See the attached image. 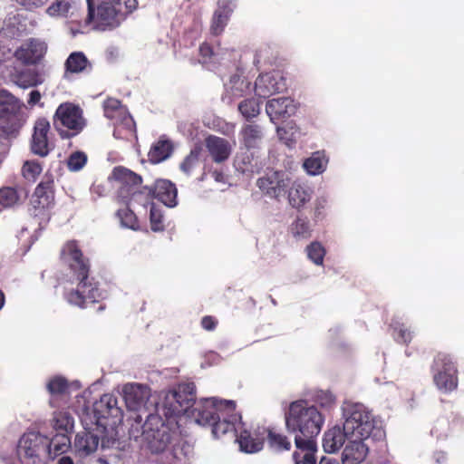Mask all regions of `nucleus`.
<instances>
[{"instance_id":"5701e85b","label":"nucleus","mask_w":464,"mask_h":464,"mask_svg":"<svg viewBox=\"0 0 464 464\" xmlns=\"http://www.w3.org/2000/svg\"><path fill=\"white\" fill-rule=\"evenodd\" d=\"M155 198L169 208L177 206L178 189L174 183L168 179H158L153 184Z\"/></svg>"},{"instance_id":"f03ea898","label":"nucleus","mask_w":464,"mask_h":464,"mask_svg":"<svg viewBox=\"0 0 464 464\" xmlns=\"http://www.w3.org/2000/svg\"><path fill=\"white\" fill-rule=\"evenodd\" d=\"M61 260L70 270L71 284H76L63 293L64 299L72 305L85 308L86 302L96 303L102 298L98 283L90 276V261L84 256L76 240L67 241L61 250Z\"/></svg>"},{"instance_id":"774afa93","label":"nucleus","mask_w":464,"mask_h":464,"mask_svg":"<svg viewBox=\"0 0 464 464\" xmlns=\"http://www.w3.org/2000/svg\"><path fill=\"white\" fill-rule=\"evenodd\" d=\"M319 464H339V463L337 461L333 460V459H328V458H322V459L320 460Z\"/></svg>"},{"instance_id":"6e6552de","label":"nucleus","mask_w":464,"mask_h":464,"mask_svg":"<svg viewBox=\"0 0 464 464\" xmlns=\"http://www.w3.org/2000/svg\"><path fill=\"white\" fill-rule=\"evenodd\" d=\"M20 101L6 90L0 91V136H10L21 128Z\"/></svg>"},{"instance_id":"0eeeda50","label":"nucleus","mask_w":464,"mask_h":464,"mask_svg":"<svg viewBox=\"0 0 464 464\" xmlns=\"http://www.w3.org/2000/svg\"><path fill=\"white\" fill-rule=\"evenodd\" d=\"M88 14L85 19L87 24H92L94 28L105 31L117 27L121 20L133 10H128L124 5L112 1H102L95 10L93 0H87Z\"/></svg>"},{"instance_id":"2eb2a0df","label":"nucleus","mask_w":464,"mask_h":464,"mask_svg":"<svg viewBox=\"0 0 464 464\" xmlns=\"http://www.w3.org/2000/svg\"><path fill=\"white\" fill-rule=\"evenodd\" d=\"M289 179L283 171H270L256 180V186L271 198L279 199L285 196Z\"/></svg>"},{"instance_id":"6ab92c4d","label":"nucleus","mask_w":464,"mask_h":464,"mask_svg":"<svg viewBox=\"0 0 464 464\" xmlns=\"http://www.w3.org/2000/svg\"><path fill=\"white\" fill-rule=\"evenodd\" d=\"M46 44L34 38L29 39L14 52V57L24 64H36L44 56Z\"/></svg>"},{"instance_id":"bb28decb","label":"nucleus","mask_w":464,"mask_h":464,"mask_svg":"<svg viewBox=\"0 0 464 464\" xmlns=\"http://www.w3.org/2000/svg\"><path fill=\"white\" fill-rule=\"evenodd\" d=\"M65 75L91 72L92 64L82 52L72 53L64 63Z\"/></svg>"},{"instance_id":"c9c22d12","label":"nucleus","mask_w":464,"mask_h":464,"mask_svg":"<svg viewBox=\"0 0 464 464\" xmlns=\"http://www.w3.org/2000/svg\"><path fill=\"white\" fill-rule=\"evenodd\" d=\"M242 141L247 149L256 148L263 139V130L261 126L250 123L245 125L241 131Z\"/></svg>"},{"instance_id":"f3484780","label":"nucleus","mask_w":464,"mask_h":464,"mask_svg":"<svg viewBox=\"0 0 464 464\" xmlns=\"http://www.w3.org/2000/svg\"><path fill=\"white\" fill-rule=\"evenodd\" d=\"M286 89L285 80L278 73L260 74L255 82V92L260 98L270 96L284 92Z\"/></svg>"},{"instance_id":"a211bd4d","label":"nucleus","mask_w":464,"mask_h":464,"mask_svg":"<svg viewBox=\"0 0 464 464\" xmlns=\"http://www.w3.org/2000/svg\"><path fill=\"white\" fill-rule=\"evenodd\" d=\"M236 8L234 0H218L209 26V32L214 36L221 35L227 27Z\"/></svg>"},{"instance_id":"c03bdc74","label":"nucleus","mask_w":464,"mask_h":464,"mask_svg":"<svg viewBox=\"0 0 464 464\" xmlns=\"http://www.w3.org/2000/svg\"><path fill=\"white\" fill-rule=\"evenodd\" d=\"M42 171L43 165L36 160H26L22 167L23 177L33 182L38 179Z\"/></svg>"},{"instance_id":"5fc2aeb1","label":"nucleus","mask_w":464,"mask_h":464,"mask_svg":"<svg viewBox=\"0 0 464 464\" xmlns=\"http://www.w3.org/2000/svg\"><path fill=\"white\" fill-rule=\"evenodd\" d=\"M395 332L397 333L395 340L398 343L409 344L411 342L413 333L405 327L404 324H401L398 328H395Z\"/></svg>"},{"instance_id":"aec40b11","label":"nucleus","mask_w":464,"mask_h":464,"mask_svg":"<svg viewBox=\"0 0 464 464\" xmlns=\"http://www.w3.org/2000/svg\"><path fill=\"white\" fill-rule=\"evenodd\" d=\"M239 448L246 453H256L260 451L266 440V427L261 426L253 431L243 430L237 438Z\"/></svg>"},{"instance_id":"49530a36","label":"nucleus","mask_w":464,"mask_h":464,"mask_svg":"<svg viewBox=\"0 0 464 464\" xmlns=\"http://www.w3.org/2000/svg\"><path fill=\"white\" fill-rule=\"evenodd\" d=\"M306 253L308 258L317 266H321L324 263L325 256V248L318 241H314L306 246Z\"/></svg>"},{"instance_id":"13d9d810","label":"nucleus","mask_w":464,"mask_h":464,"mask_svg":"<svg viewBox=\"0 0 464 464\" xmlns=\"http://www.w3.org/2000/svg\"><path fill=\"white\" fill-rule=\"evenodd\" d=\"M316 401L322 406L330 407L335 402V396L328 391H320L316 394Z\"/></svg>"},{"instance_id":"473e14b6","label":"nucleus","mask_w":464,"mask_h":464,"mask_svg":"<svg viewBox=\"0 0 464 464\" xmlns=\"http://www.w3.org/2000/svg\"><path fill=\"white\" fill-rule=\"evenodd\" d=\"M266 440L269 448L276 451L290 450L292 444L289 439L275 428L266 427Z\"/></svg>"},{"instance_id":"7ed1b4c3","label":"nucleus","mask_w":464,"mask_h":464,"mask_svg":"<svg viewBox=\"0 0 464 464\" xmlns=\"http://www.w3.org/2000/svg\"><path fill=\"white\" fill-rule=\"evenodd\" d=\"M285 427L295 438H300L302 442L315 441L324 424L321 412L305 400H298L290 403L285 414Z\"/></svg>"},{"instance_id":"338daca9","label":"nucleus","mask_w":464,"mask_h":464,"mask_svg":"<svg viewBox=\"0 0 464 464\" xmlns=\"http://www.w3.org/2000/svg\"><path fill=\"white\" fill-rule=\"evenodd\" d=\"M57 464H74V462L71 457L63 456L58 459Z\"/></svg>"},{"instance_id":"58836bf2","label":"nucleus","mask_w":464,"mask_h":464,"mask_svg":"<svg viewBox=\"0 0 464 464\" xmlns=\"http://www.w3.org/2000/svg\"><path fill=\"white\" fill-rule=\"evenodd\" d=\"M310 198L308 190L300 184H294L289 189L288 200L293 208L300 209Z\"/></svg>"},{"instance_id":"37998d69","label":"nucleus","mask_w":464,"mask_h":464,"mask_svg":"<svg viewBox=\"0 0 464 464\" xmlns=\"http://www.w3.org/2000/svg\"><path fill=\"white\" fill-rule=\"evenodd\" d=\"M19 201V195L16 188L13 187H3L0 188V207L9 208L14 207Z\"/></svg>"},{"instance_id":"864d4df0","label":"nucleus","mask_w":464,"mask_h":464,"mask_svg":"<svg viewBox=\"0 0 464 464\" xmlns=\"http://www.w3.org/2000/svg\"><path fill=\"white\" fill-rule=\"evenodd\" d=\"M71 0H54L47 8V14L50 15L66 14L71 7Z\"/></svg>"},{"instance_id":"39448f33","label":"nucleus","mask_w":464,"mask_h":464,"mask_svg":"<svg viewBox=\"0 0 464 464\" xmlns=\"http://www.w3.org/2000/svg\"><path fill=\"white\" fill-rule=\"evenodd\" d=\"M343 430L346 435L356 439H369L381 436L382 431L376 428L375 418L365 405L348 402L343 407Z\"/></svg>"},{"instance_id":"cd10ccee","label":"nucleus","mask_w":464,"mask_h":464,"mask_svg":"<svg viewBox=\"0 0 464 464\" xmlns=\"http://www.w3.org/2000/svg\"><path fill=\"white\" fill-rule=\"evenodd\" d=\"M237 420V415L235 411L228 412L223 411L220 418L217 419L211 425L212 433L215 438L218 439L227 433H233L236 430L235 423Z\"/></svg>"},{"instance_id":"393cba45","label":"nucleus","mask_w":464,"mask_h":464,"mask_svg":"<svg viewBox=\"0 0 464 464\" xmlns=\"http://www.w3.org/2000/svg\"><path fill=\"white\" fill-rule=\"evenodd\" d=\"M123 392L126 405L130 410H138L149 398L148 388L138 383L125 385Z\"/></svg>"},{"instance_id":"de8ad7c7","label":"nucleus","mask_w":464,"mask_h":464,"mask_svg":"<svg viewBox=\"0 0 464 464\" xmlns=\"http://www.w3.org/2000/svg\"><path fill=\"white\" fill-rule=\"evenodd\" d=\"M46 388L52 395H63L68 392L69 383L64 377L54 376L49 380Z\"/></svg>"},{"instance_id":"9d476101","label":"nucleus","mask_w":464,"mask_h":464,"mask_svg":"<svg viewBox=\"0 0 464 464\" xmlns=\"http://www.w3.org/2000/svg\"><path fill=\"white\" fill-rule=\"evenodd\" d=\"M54 205V182L52 179L42 180L30 199V212L41 221L49 220L50 209Z\"/></svg>"},{"instance_id":"9b49d317","label":"nucleus","mask_w":464,"mask_h":464,"mask_svg":"<svg viewBox=\"0 0 464 464\" xmlns=\"http://www.w3.org/2000/svg\"><path fill=\"white\" fill-rule=\"evenodd\" d=\"M195 405L192 414L197 422L204 426H211L217 419L220 418V414L224 411L230 412L236 410L235 401L216 398L202 399Z\"/></svg>"},{"instance_id":"1a4fd4ad","label":"nucleus","mask_w":464,"mask_h":464,"mask_svg":"<svg viewBox=\"0 0 464 464\" xmlns=\"http://www.w3.org/2000/svg\"><path fill=\"white\" fill-rule=\"evenodd\" d=\"M431 368L433 382L440 391L449 393L458 388V370L449 354L439 353Z\"/></svg>"},{"instance_id":"e433bc0d","label":"nucleus","mask_w":464,"mask_h":464,"mask_svg":"<svg viewBox=\"0 0 464 464\" xmlns=\"http://www.w3.org/2000/svg\"><path fill=\"white\" fill-rule=\"evenodd\" d=\"M104 116L113 121L129 111L128 108L116 98L109 97L102 103Z\"/></svg>"},{"instance_id":"680f3d73","label":"nucleus","mask_w":464,"mask_h":464,"mask_svg":"<svg viewBox=\"0 0 464 464\" xmlns=\"http://www.w3.org/2000/svg\"><path fill=\"white\" fill-rule=\"evenodd\" d=\"M41 97V92L38 90H34L29 93V99L27 102L30 106H34L35 104L39 103Z\"/></svg>"},{"instance_id":"603ef678","label":"nucleus","mask_w":464,"mask_h":464,"mask_svg":"<svg viewBox=\"0 0 464 464\" xmlns=\"http://www.w3.org/2000/svg\"><path fill=\"white\" fill-rule=\"evenodd\" d=\"M87 163V155L82 151L72 153L67 160L68 169L72 171H79Z\"/></svg>"},{"instance_id":"c756f323","label":"nucleus","mask_w":464,"mask_h":464,"mask_svg":"<svg viewBox=\"0 0 464 464\" xmlns=\"http://www.w3.org/2000/svg\"><path fill=\"white\" fill-rule=\"evenodd\" d=\"M351 436L346 435L345 430L339 427H334L328 430L323 439V447L325 452L334 453L340 450L345 442V439L349 440Z\"/></svg>"},{"instance_id":"b1692460","label":"nucleus","mask_w":464,"mask_h":464,"mask_svg":"<svg viewBox=\"0 0 464 464\" xmlns=\"http://www.w3.org/2000/svg\"><path fill=\"white\" fill-rule=\"evenodd\" d=\"M296 450L293 453L295 464H316L317 459L315 453L317 451L316 441L307 440L302 442L300 438H295Z\"/></svg>"},{"instance_id":"79ce46f5","label":"nucleus","mask_w":464,"mask_h":464,"mask_svg":"<svg viewBox=\"0 0 464 464\" xmlns=\"http://www.w3.org/2000/svg\"><path fill=\"white\" fill-rule=\"evenodd\" d=\"M238 111L248 121L260 113V104L254 98L246 99L238 104Z\"/></svg>"},{"instance_id":"72a5a7b5","label":"nucleus","mask_w":464,"mask_h":464,"mask_svg":"<svg viewBox=\"0 0 464 464\" xmlns=\"http://www.w3.org/2000/svg\"><path fill=\"white\" fill-rule=\"evenodd\" d=\"M173 152V144L169 140H160L155 142L150 151V162L156 164L167 160Z\"/></svg>"},{"instance_id":"a19ab883","label":"nucleus","mask_w":464,"mask_h":464,"mask_svg":"<svg viewBox=\"0 0 464 464\" xmlns=\"http://www.w3.org/2000/svg\"><path fill=\"white\" fill-rule=\"evenodd\" d=\"M154 198L155 194L153 191V185L143 187L139 186L129 198V201L132 200L142 206H147L151 203Z\"/></svg>"},{"instance_id":"f257e3e1","label":"nucleus","mask_w":464,"mask_h":464,"mask_svg":"<svg viewBox=\"0 0 464 464\" xmlns=\"http://www.w3.org/2000/svg\"><path fill=\"white\" fill-rule=\"evenodd\" d=\"M141 420L140 416L134 420L129 435L134 440L142 438L161 464H179L188 459L192 448L177 428L171 429L158 415H149L143 424Z\"/></svg>"},{"instance_id":"4d7b16f0","label":"nucleus","mask_w":464,"mask_h":464,"mask_svg":"<svg viewBox=\"0 0 464 464\" xmlns=\"http://www.w3.org/2000/svg\"><path fill=\"white\" fill-rule=\"evenodd\" d=\"M272 53V50L269 46H265L258 49L255 54L254 63L256 64H259L261 63H272L273 61L270 59L268 54Z\"/></svg>"},{"instance_id":"f704fd0d","label":"nucleus","mask_w":464,"mask_h":464,"mask_svg":"<svg viewBox=\"0 0 464 464\" xmlns=\"http://www.w3.org/2000/svg\"><path fill=\"white\" fill-rule=\"evenodd\" d=\"M203 151V147L200 143H196L190 150L189 153L184 158L179 164V169L187 176L193 174L195 169L200 164V156Z\"/></svg>"},{"instance_id":"a878e982","label":"nucleus","mask_w":464,"mask_h":464,"mask_svg":"<svg viewBox=\"0 0 464 464\" xmlns=\"http://www.w3.org/2000/svg\"><path fill=\"white\" fill-rule=\"evenodd\" d=\"M113 124L115 139L131 140L137 138L136 123L129 111L116 120Z\"/></svg>"},{"instance_id":"ddd939ff","label":"nucleus","mask_w":464,"mask_h":464,"mask_svg":"<svg viewBox=\"0 0 464 464\" xmlns=\"http://www.w3.org/2000/svg\"><path fill=\"white\" fill-rule=\"evenodd\" d=\"M93 413L96 425L106 430L108 426H114L121 422L122 411L118 406V400L112 394H103L93 405Z\"/></svg>"},{"instance_id":"4468645a","label":"nucleus","mask_w":464,"mask_h":464,"mask_svg":"<svg viewBox=\"0 0 464 464\" xmlns=\"http://www.w3.org/2000/svg\"><path fill=\"white\" fill-rule=\"evenodd\" d=\"M111 178L118 182V198L124 203L129 202L132 192L142 183L141 176L123 166L115 167Z\"/></svg>"},{"instance_id":"412c9836","label":"nucleus","mask_w":464,"mask_h":464,"mask_svg":"<svg viewBox=\"0 0 464 464\" xmlns=\"http://www.w3.org/2000/svg\"><path fill=\"white\" fill-rule=\"evenodd\" d=\"M205 147L212 160L218 164L227 161L232 153L230 142L216 135H208L205 139Z\"/></svg>"},{"instance_id":"6e6d98bb","label":"nucleus","mask_w":464,"mask_h":464,"mask_svg":"<svg viewBox=\"0 0 464 464\" xmlns=\"http://www.w3.org/2000/svg\"><path fill=\"white\" fill-rule=\"evenodd\" d=\"M200 62L202 63H208L212 62L215 55L213 47L208 43H203L199 46Z\"/></svg>"},{"instance_id":"423d86ee","label":"nucleus","mask_w":464,"mask_h":464,"mask_svg":"<svg viewBox=\"0 0 464 464\" xmlns=\"http://www.w3.org/2000/svg\"><path fill=\"white\" fill-rule=\"evenodd\" d=\"M53 126L63 140L77 136L86 127L82 109L72 102L61 103L53 116Z\"/></svg>"},{"instance_id":"e2e57ef3","label":"nucleus","mask_w":464,"mask_h":464,"mask_svg":"<svg viewBox=\"0 0 464 464\" xmlns=\"http://www.w3.org/2000/svg\"><path fill=\"white\" fill-rule=\"evenodd\" d=\"M117 444H119V441L114 437L108 438L105 436L102 439V448H113V447H116Z\"/></svg>"},{"instance_id":"09e8293b","label":"nucleus","mask_w":464,"mask_h":464,"mask_svg":"<svg viewBox=\"0 0 464 464\" xmlns=\"http://www.w3.org/2000/svg\"><path fill=\"white\" fill-rule=\"evenodd\" d=\"M291 233L295 237L308 238L311 237L309 222L306 218L297 217L291 225Z\"/></svg>"},{"instance_id":"f8f14e48","label":"nucleus","mask_w":464,"mask_h":464,"mask_svg":"<svg viewBox=\"0 0 464 464\" xmlns=\"http://www.w3.org/2000/svg\"><path fill=\"white\" fill-rule=\"evenodd\" d=\"M196 404V386L192 382L180 383L169 392L165 398L164 406L171 415L185 414Z\"/></svg>"},{"instance_id":"bf43d9fd","label":"nucleus","mask_w":464,"mask_h":464,"mask_svg":"<svg viewBox=\"0 0 464 464\" xmlns=\"http://www.w3.org/2000/svg\"><path fill=\"white\" fill-rule=\"evenodd\" d=\"M218 321L212 315H205L202 317L200 324L206 331H214L218 326Z\"/></svg>"},{"instance_id":"2f4dec72","label":"nucleus","mask_w":464,"mask_h":464,"mask_svg":"<svg viewBox=\"0 0 464 464\" xmlns=\"http://www.w3.org/2000/svg\"><path fill=\"white\" fill-rule=\"evenodd\" d=\"M228 92L234 98H241L251 92V82L242 74L231 75L227 84Z\"/></svg>"},{"instance_id":"a18cd8bd","label":"nucleus","mask_w":464,"mask_h":464,"mask_svg":"<svg viewBox=\"0 0 464 464\" xmlns=\"http://www.w3.org/2000/svg\"><path fill=\"white\" fill-rule=\"evenodd\" d=\"M116 215L123 227L133 230L139 229L138 218L135 213L128 206L118 209Z\"/></svg>"},{"instance_id":"20e7f679","label":"nucleus","mask_w":464,"mask_h":464,"mask_svg":"<svg viewBox=\"0 0 464 464\" xmlns=\"http://www.w3.org/2000/svg\"><path fill=\"white\" fill-rule=\"evenodd\" d=\"M70 439L64 434H57L51 440L38 432L24 433L19 440L17 454L20 459L26 464H36L40 461L39 455L42 451L53 450L59 454L69 447Z\"/></svg>"},{"instance_id":"7c9ffc66","label":"nucleus","mask_w":464,"mask_h":464,"mask_svg":"<svg viewBox=\"0 0 464 464\" xmlns=\"http://www.w3.org/2000/svg\"><path fill=\"white\" fill-rule=\"evenodd\" d=\"M292 101L287 97L272 99L267 102L266 111L271 119L279 120L289 117L292 109Z\"/></svg>"},{"instance_id":"dca6fc26","label":"nucleus","mask_w":464,"mask_h":464,"mask_svg":"<svg viewBox=\"0 0 464 464\" xmlns=\"http://www.w3.org/2000/svg\"><path fill=\"white\" fill-rule=\"evenodd\" d=\"M49 131L50 122L46 118H39L35 121L30 142V150L34 155L44 158L52 150L48 139Z\"/></svg>"},{"instance_id":"c85d7f7f","label":"nucleus","mask_w":464,"mask_h":464,"mask_svg":"<svg viewBox=\"0 0 464 464\" xmlns=\"http://www.w3.org/2000/svg\"><path fill=\"white\" fill-rule=\"evenodd\" d=\"M99 441L100 437L97 434L85 430L76 435L74 447L81 456H88L97 450Z\"/></svg>"},{"instance_id":"052dcab7","label":"nucleus","mask_w":464,"mask_h":464,"mask_svg":"<svg viewBox=\"0 0 464 464\" xmlns=\"http://www.w3.org/2000/svg\"><path fill=\"white\" fill-rule=\"evenodd\" d=\"M48 0H22V5L27 9L38 8L46 4Z\"/></svg>"},{"instance_id":"3c124183","label":"nucleus","mask_w":464,"mask_h":464,"mask_svg":"<svg viewBox=\"0 0 464 464\" xmlns=\"http://www.w3.org/2000/svg\"><path fill=\"white\" fill-rule=\"evenodd\" d=\"M150 228L154 232L163 231L165 228L164 218L161 210L151 204L150 210Z\"/></svg>"},{"instance_id":"ea45409f","label":"nucleus","mask_w":464,"mask_h":464,"mask_svg":"<svg viewBox=\"0 0 464 464\" xmlns=\"http://www.w3.org/2000/svg\"><path fill=\"white\" fill-rule=\"evenodd\" d=\"M327 159L324 152L315 151L304 162V168L311 175L322 173L327 165Z\"/></svg>"},{"instance_id":"4c0bfd02","label":"nucleus","mask_w":464,"mask_h":464,"mask_svg":"<svg viewBox=\"0 0 464 464\" xmlns=\"http://www.w3.org/2000/svg\"><path fill=\"white\" fill-rule=\"evenodd\" d=\"M14 82L21 88L37 86L42 83L40 74L35 70L25 69L14 75Z\"/></svg>"},{"instance_id":"0e129e2a","label":"nucleus","mask_w":464,"mask_h":464,"mask_svg":"<svg viewBox=\"0 0 464 464\" xmlns=\"http://www.w3.org/2000/svg\"><path fill=\"white\" fill-rule=\"evenodd\" d=\"M324 208V203L321 201H317L315 204L314 212V219L315 221L322 218Z\"/></svg>"},{"instance_id":"4be33fe9","label":"nucleus","mask_w":464,"mask_h":464,"mask_svg":"<svg viewBox=\"0 0 464 464\" xmlns=\"http://www.w3.org/2000/svg\"><path fill=\"white\" fill-rule=\"evenodd\" d=\"M367 439L349 438L343 453V464H360L368 455L369 447L365 444Z\"/></svg>"},{"instance_id":"8fccbe9b","label":"nucleus","mask_w":464,"mask_h":464,"mask_svg":"<svg viewBox=\"0 0 464 464\" xmlns=\"http://www.w3.org/2000/svg\"><path fill=\"white\" fill-rule=\"evenodd\" d=\"M54 428L63 432H68L73 426V419L68 412L60 411L53 417Z\"/></svg>"},{"instance_id":"69168bd1","label":"nucleus","mask_w":464,"mask_h":464,"mask_svg":"<svg viewBox=\"0 0 464 464\" xmlns=\"http://www.w3.org/2000/svg\"><path fill=\"white\" fill-rule=\"evenodd\" d=\"M211 177L214 179L215 181L218 183H225L226 182V177L223 171L215 169L211 171Z\"/></svg>"}]
</instances>
